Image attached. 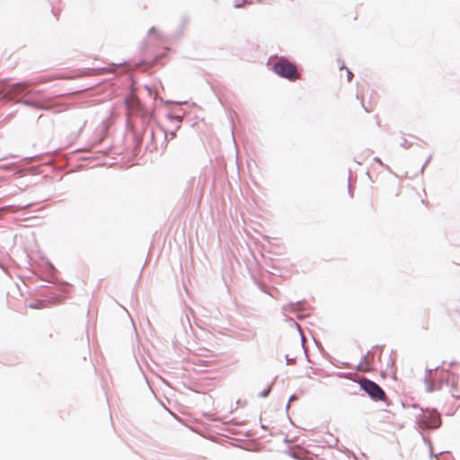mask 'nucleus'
I'll return each mask as SVG.
<instances>
[{"label": "nucleus", "instance_id": "1", "mask_svg": "<svg viewBox=\"0 0 460 460\" xmlns=\"http://www.w3.org/2000/svg\"><path fill=\"white\" fill-rule=\"evenodd\" d=\"M428 378L431 382L434 388H439L445 380L447 384L451 385L453 388V396H460L458 394V377L455 375V373L449 371L445 363H443V366L441 367L429 368L428 370Z\"/></svg>", "mask_w": 460, "mask_h": 460}, {"label": "nucleus", "instance_id": "11", "mask_svg": "<svg viewBox=\"0 0 460 460\" xmlns=\"http://www.w3.org/2000/svg\"><path fill=\"white\" fill-rule=\"evenodd\" d=\"M17 87L22 91V90H24L26 88V85L25 84H19L17 85Z\"/></svg>", "mask_w": 460, "mask_h": 460}, {"label": "nucleus", "instance_id": "9", "mask_svg": "<svg viewBox=\"0 0 460 460\" xmlns=\"http://www.w3.org/2000/svg\"><path fill=\"white\" fill-rule=\"evenodd\" d=\"M126 103H139V101L136 95L130 94L127 97Z\"/></svg>", "mask_w": 460, "mask_h": 460}, {"label": "nucleus", "instance_id": "7", "mask_svg": "<svg viewBox=\"0 0 460 460\" xmlns=\"http://www.w3.org/2000/svg\"><path fill=\"white\" fill-rule=\"evenodd\" d=\"M294 456L300 460H314L307 453L301 455L300 450L294 452Z\"/></svg>", "mask_w": 460, "mask_h": 460}, {"label": "nucleus", "instance_id": "2", "mask_svg": "<svg viewBox=\"0 0 460 460\" xmlns=\"http://www.w3.org/2000/svg\"><path fill=\"white\" fill-rule=\"evenodd\" d=\"M273 71L279 76L296 81L300 78L296 66L286 58H279L273 66Z\"/></svg>", "mask_w": 460, "mask_h": 460}, {"label": "nucleus", "instance_id": "8", "mask_svg": "<svg viewBox=\"0 0 460 460\" xmlns=\"http://www.w3.org/2000/svg\"><path fill=\"white\" fill-rule=\"evenodd\" d=\"M254 0H237L234 4V7L240 8L243 7L244 4H254Z\"/></svg>", "mask_w": 460, "mask_h": 460}, {"label": "nucleus", "instance_id": "12", "mask_svg": "<svg viewBox=\"0 0 460 460\" xmlns=\"http://www.w3.org/2000/svg\"><path fill=\"white\" fill-rule=\"evenodd\" d=\"M375 160H376L377 163L382 164V162L380 161V159H379V158H375Z\"/></svg>", "mask_w": 460, "mask_h": 460}, {"label": "nucleus", "instance_id": "3", "mask_svg": "<svg viewBox=\"0 0 460 460\" xmlns=\"http://www.w3.org/2000/svg\"><path fill=\"white\" fill-rule=\"evenodd\" d=\"M362 390H364L373 400L385 401L386 395L384 390L375 382L362 378L358 381Z\"/></svg>", "mask_w": 460, "mask_h": 460}, {"label": "nucleus", "instance_id": "6", "mask_svg": "<svg viewBox=\"0 0 460 460\" xmlns=\"http://www.w3.org/2000/svg\"><path fill=\"white\" fill-rule=\"evenodd\" d=\"M29 307L31 309H42L47 307V304L45 301H37L33 304H31Z\"/></svg>", "mask_w": 460, "mask_h": 460}, {"label": "nucleus", "instance_id": "4", "mask_svg": "<svg viewBox=\"0 0 460 460\" xmlns=\"http://www.w3.org/2000/svg\"><path fill=\"white\" fill-rule=\"evenodd\" d=\"M421 423L427 429H436L441 424L439 413L435 410H427L421 417Z\"/></svg>", "mask_w": 460, "mask_h": 460}, {"label": "nucleus", "instance_id": "10", "mask_svg": "<svg viewBox=\"0 0 460 460\" xmlns=\"http://www.w3.org/2000/svg\"><path fill=\"white\" fill-rule=\"evenodd\" d=\"M347 76H348V81H350L353 77V74L349 70H347Z\"/></svg>", "mask_w": 460, "mask_h": 460}, {"label": "nucleus", "instance_id": "5", "mask_svg": "<svg viewBox=\"0 0 460 460\" xmlns=\"http://www.w3.org/2000/svg\"><path fill=\"white\" fill-rule=\"evenodd\" d=\"M369 358H373V356L367 355L364 359L358 364V370L361 372H368L370 371L369 366Z\"/></svg>", "mask_w": 460, "mask_h": 460}]
</instances>
